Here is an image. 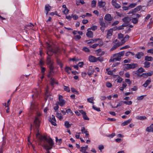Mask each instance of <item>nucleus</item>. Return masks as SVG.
<instances>
[{
  "label": "nucleus",
  "mask_w": 153,
  "mask_h": 153,
  "mask_svg": "<svg viewBox=\"0 0 153 153\" xmlns=\"http://www.w3.org/2000/svg\"><path fill=\"white\" fill-rule=\"evenodd\" d=\"M40 140L43 143L42 146L48 151L47 153H50L48 151L51 149L54 145L53 140L51 138L48 139L45 136H42L39 138Z\"/></svg>",
  "instance_id": "f257e3e1"
},
{
  "label": "nucleus",
  "mask_w": 153,
  "mask_h": 153,
  "mask_svg": "<svg viewBox=\"0 0 153 153\" xmlns=\"http://www.w3.org/2000/svg\"><path fill=\"white\" fill-rule=\"evenodd\" d=\"M124 54L125 51H123L113 54L112 56L111 57L109 61V62L120 61L121 59V57L123 56Z\"/></svg>",
  "instance_id": "f03ea898"
},
{
  "label": "nucleus",
  "mask_w": 153,
  "mask_h": 153,
  "mask_svg": "<svg viewBox=\"0 0 153 153\" xmlns=\"http://www.w3.org/2000/svg\"><path fill=\"white\" fill-rule=\"evenodd\" d=\"M99 22L101 26L100 29L102 32H103L105 30V28L106 27L107 25L104 22L102 18L100 19Z\"/></svg>",
  "instance_id": "7ed1b4c3"
},
{
  "label": "nucleus",
  "mask_w": 153,
  "mask_h": 153,
  "mask_svg": "<svg viewBox=\"0 0 153 153\" xmlns=\"http://www.w3.org/2000/svg\"><path fill=\"white\" fill-rule=\"evenodd\" d=\"M137 66V63L127 64L124 65V67L125 69L129 70L131 69H134Z\"/></svg>",
  "instance_id": "20e7f679"
},
{
  "label": "nucleus",
  "mask_w": 153,
  "mask_h": 153,
  "mask_svg": "<svg viewBox=\"0 0 153 153\" xmlns=\"http://www.w3.org/2000/svg\"><path fill=\"white\" fill-rule=\"evenodd\" d=\"M58 100L59 101L56 102L61 107L63 106L65 103V100L63 99V97L62 96L59 95Z\"/></svg>",
  "instance_id": "39448f33"
},
{
  "label": "nucleus",
  "mask_w": 153,
  "mask_h": 153,
  "mask_svg": "<svg viewBox=\"0 0 153 153\" xmlns=\"http://www.w3.org/2000/svg\"><path fill=\"white\" fill-rule=\"evenodd\" d=\"M34 123L35 125L36 128L38 130L40 124V121L38 117H36L34 120Z\"/></svg>",
  "instance_id": "423d86ee"
},
{
  "label": "nucleus",
  "mask_w": 153,
  "mask_h": 153,
  "mask_svg": "<svg viewBox=\"0 0 153 153\" xmlns=\"http://www.w3.org/2000/svg\"><path fill=\"white\" fill-rule=\"evenodd\" d=\"M142 8V7L141 5H139L137 6L136 8L134 9L131 10L128 13V14H134V13L140 11Z\"/></svg>",
  "instance_id": "0eeeda50"
},
{
  "label": "nucleus",
  "mask_w": 153,
  "mask_h": 153,
  "mask_svg": "<svg viewBox=\"0 0 153 153\" xmlns=\"http://www.w3.org/2000/svg\"><path fill=\"white\" fill-rule=\"evenodd\" d=\"M103 45V42L102 41H100L99 42V43L94 44L92 45L90 47L91 48L95 49L97 47L99 46L100 47H101Z\"/></svg>",
  "instance_id": "6e6552de"
},
{
  "label": "nucleus",
  "mask_w": 153,
  "mask_h": 153,
  "mask_svg": "<svg viewBox=\"0 0 153 153\" xmlns=\"http://www.w3.org/2000/svg\"><path fill=\"white\" fill-rule=\"evenodd\" d=\"M49 121L51 122L52 125L54 126L56 125V120L55 118V116L53 115H52V119L50 118V119L49 120Z\"/></svg>",
  "instance_id": "1a4fd4ad"
},
{
  "label": "nucleus",
  "mask_w": 153,
  "mask_h": 153,
  "mask_svg": "<svg viewBox=\"0 0 153 153\" xmlns=\"http://www.w3.org/2000/svg\"><path fill=\"white\" fill-rule=\"evenodd\" d=\"M122 45V44H120V43L119 42L115 43L111 48L110 50V51H112L116 49L118 47L121 46Z\"/></svg>",
  "instance_id": "9d476101"
},
{
  "label": "nucleus",
  "mask_w": 153,
  "mask_h": 153,
  "mask_svg": "<svg viewBox=\"0 0 153 153\" xmlns=\"http://www.w3.org/2000/svg\"><path fill=\"white\" fill-rule=\"evenodd\" d=\"M104 19L107 21H110L112 20L113 17H111L110 14L108 13L105 16Z\"/></svg>",
  "instance_id": "9b49d317"
},
{
  "label": "nucleus",
  "mask_w": 153,
  "mask_h": 153,
  "mask_svg": "<svg viewBox=\"0 0 153 153\" xmlns=\"http://www.w3.org/2000/svg\"><path fill=\"white\" fill-rule=\"evenodd\" d=\"M97 58L92 56H89L88 59L89 61L92 62H97Z\"/></svg>",
  "instance_id": "f8f14e48"
},
{
  "label": "nucleus",
  "mask_w": 153,
  "mask_h": 153,
  "mask_svg": "<svg viewBox=\"0 0 153 153\" xmlns=\"http://www.w3.org/2000/svg\"><path fill=\"white\" fill-rule=\"evenodd\" d=\"M94 72V71L93 68L92 66H90L89 67L88 69V74L89 76L93 74Z\"/></svg>",
  "instance_id": "ddd939ff"
},
{
  "label": "nucleus",
  "mask_w": 153,
  "mask_h": 153,
  "mask_svg": "<svg viewBox=\"0 0 153 153\" xmlns=\"http://www.w3.org/2000/svg\"><path fill=\"white\" fill-rule=\"evenodd\" d=\"M87 32L86 33V35L89 38H92L93 37V33L90 30H88L87 29Z\"/></svg>",
  "instance_id": "4468645a"
},
{
  "label": "nucleus",
  "mask_w": 153,
  "mask_h": 153,
  "mask_svg": "<svg viewBox=\"0 0 153 153\" xmlns=\"http://www.w3.org/2000/svg\"><path fill=\"white\" fill-rule=\"evenodd\" d=\"M51 8V7L48 4H47L45 5V10L46 11V15H48V12L50 11Z\"/></svg>",
  "instance_id": "2eb2a0df"
},
{
  "label": "nucleus",
  "mask_w": 153,
  "mask_h": 153,
  "mask_svg": "<svg viewBox=\"0 0 153 153\" xmlns=\"http://www.w3.org/2000/svg\"><path fill=\"white\" fill-rule=\"evenodd\" d=\"M144 55V53L142 52H138L135 55V57L138 59H140Z\"/></svg>",
  "instance_id": "dca6fc26"
},
{
  "label": "nucleus",
  "mask_w": 153,
  "mask_h": 153,
  "mask_svg": "<svg viewBox=\"0 0 153 153\" xmlns=\"http://www.w3.org/2000/svg\"><path fill=\"white\" fill-rule=\"evenodd\" d=\"M129 38V36L128 35H126L125 37L121 40V42L123 44H124L127 41Z\"/></svg>",
  "instance_id": "f3484780"
},
{
  "label": "nucleus",
  "mask_w": 153,
  "mask_h": 153,
  "mask_svg": "<svg viewBox=\"0 0 153 153\" xmlns=\"http://www.w3.org/2000/svg\"><path fill=\"white\" fill-rule=\"evenodd\" d=\"M151 82V79L150 78H149L146 81L145 83L143 85V86L145 87H146Z\"/></svg>",
  "instance_id": "a211bd4d"
},
{
  "label": "nucleus",
  "mask_w": 153,
  "mask_h": 153,
  "mask_svg": "<svg viewBox=\"0 0 153 153\" xmlns=\"http://www.w3.org/2000/svg\"><path fill=\"white\" fill-rule=\"evenodd\" d=\"M105 5V3L103 1H99L98 3V6L100 8L103 7Z\"/></svg>",
  "instance_id": "6ab92c4d"
},
{
  "label": "nucleus",
  "mask_w": 153,
  "mask_h": 153,
  "mask_svg": "<svg viewBox=\"0 0 153 153\" xmlns=\"http://www.w3.org/2000/svg\"><path fill=\"white\" fill-rule=\"evenodd\" d=\"M146 131L149 132H153V123L152 124L149 126L147 127Z\"/></svg>",
  "instance_id": "aec40b11"
},
{
  "label": "nucleus",
  "mask_w": 153,
  "mask_h": 153,
  "mask_svg": "<svg viewBox=\"0 0 153 153\" xmlns=\"http://www.w3.org/2000/svg\"><path fill=\"white\" fill-rule=\"evenodd\" d=\"M145 71L144 69L143 68L140 67L138 69L136 72L134 74H140Z\"/></svg>",
  "instance_id": "412c9836"
},
{
  "label": "nucleus",
  "mask_w": 153,
  "mask_h": 153,
  "mask_svg": "<svg viewBox=\"0 0 153 153\" xmlns=\"http://www.w3.org/2000/svg\"><path fill=\"white\" fill-rule=\"evenodd\" d=\"M54 52V51L53 49H51V50H49L48 51L47 53L48 56H51L53 55Z\"/></svg>",
  "instance_id": "4be33fe9"
},
{
  "label": "nucleus",
  "mask_w": 153,
  "mask_h": 153,
  "mask_svg": "<svg viewBox=\"0 0 153 153\" xmlns=\"http://www.w3.org/2000/svg\"><path fill=\"white\" fill-rule=\"evenodd\" d=\"M131 121V119H130L128 120L123 122L121 124L122 126H125L128 125L129 123Z\"/></svg>",
  "instance_id": "5701e85b"
},
{
  "label": "nucleus",
  "mask_w": 153,
  "mask_h": 153,
  "mask_svg": "<svg viewBox=\"0 0 153 153\" xmlns=\"http://www.w3.org/2000/svg\"><path fill=\"white\" fill-rule=\"evenodd\" d=\"M47 63L48 65H50L53 64L52 62V61L51 57L48 56L47 57L46 60Z\"/></svg>",
  "instance_id": "b1692460"
},
{
  "label": "nucleus",
  "mask_w": 153,
  "mask_h": 153,
  "mask_svg": "<svg viewBox=\"0 0 153 153\" xmlns=\"http://www.w3.org/2000/svg\"><path fill=\"white\" fill-rule=\"evenodd\" d=\"M49 68L50 69V71L49 72V73L50 74L52 73H54V71H53L54 68L53 66V64L49 65Z\"/></svg>",
  "instance_id": "393cba45"
},
{
  "label": "nucleus",
  "mask_w": 153,
  "mask_h": 153,
  "mask_svg": "<svg viewBox=\"0 0 153 153\" xmlns=\"http://www.w3.org/2000/svg\"><path fill=\"white\" fill-rule=\"evenodd\" d=\"M122 20L124 22L126 23H128L131 20L130 18L128 17H125Z\"/></svg>",
  "instance_id": "a878e982"
},
{
  "label": "nucleus",
  "mask_w": 153,
  "mask_h": 153,
  "mask_svg": "<svg viewBox=\"0 0 153 153\" xmlns=\"http://www.w3.org/2000/svg\"><path fill=\"white\" fill-rule=\"evenodd\" d=\"M71 125L72 124H70L68 121H65V122L64 125L65 127L67 128H70L71 127Z\"/></svg>",
  "instance_id": "bb28decb"
},
{
  "label": "nucleus",
  "mask_w": 153,
  "mask_h": 153,
  "mask_svg": "<svg viewBox=\"0 0 153 153\" xmlns=\"http://www.w3.org/2000/svg\"><path fill=\"white\" fill-rule=\"evenodd\" d=\"M112 30L110 29L108 30L107 34V38H109V36H111L112 35Z\"/></svg>",
  "instance_id": "cd10ccee"
},
{
  "label": "nucleus",
  "mask_w": 153,
  "mask_h": 153,
  "mask_svg": "<svg viewBox=\"0 0 153 153\" xmlns=\"http://www.w3.org/2000/svg\"><path fill=\"white\" fill-rule=\"evenodd\" d=\"M56 117L59 119L60 120H61L63 119V117L60 113H57L56 115Z\"/></svg>",
  "instance_id": "c85d7f7f"
},
{
  "label": "nucleus",
  "mask_w": 153,
  "mask_h": 153,
  "mask_svg": "<svg viewBox=\"0 0 153 153\" xmlns=\"http://www.w3.org/2000/svg\"><path fill=\"white\" fill-rule=\"evenodd\" d=\"M145 60L147 61H151L153 60V58L152 56H145Z\"/></svg>",
  "instance_id": "c756f323"
},
{
  "label": "nucleus",
  "mask_w": 153,
  "mask_h": 153,
  "mask_svg": "<svg viewBox=\"0 0 153 153\" xmlns=\"http://www.w3.org/2000/svg\"><path fill=\"white\" fill-rule=\"evenodd\" d=\"M51 85L52 86H53L55 84H58V82L56 81L55 80V79L53 78H51Z\"/></svg>",
  "instance_id": "7c9ffc66"
},
{
  "label": "nucleus",
  "mask_w": 153,
  "mask_h": 153,
  "mask_svg": "<svg viewBox=\"0 0 153 153\" xmlns=\"http://www.w3.org/2000/svg\"><path fill=\"white\" fill-rule=\"evenodd\" d=\"M138 20L136 18H133L131 19V22L134 24H136L138 22Z\"/></svg>",
  "instance_id": "2f4dec72"
},
{
  "label": "nucleus",
  "mask_w": 153,
  "mask_h": 153,
  "mask_svg": "<svg viewBox=\"0 0 153 153\" xmlns=\"http://www.w3.org/2000/svg\"><path fill=\"white\" fill-rule=\"evenodd\" d=\"M74 34H76L77 33H78L80 35H82L83 34V33L81 31H79L77 30H74L72 32Z\"/></svg>",
  "instance_id": "473e14b6"
},
{
  "label": "nucleus",
  "mask_w": 153,
  "mask_h": 153,
  "mask_svg": "<svg viewBox=\"0 0 153 153\" xmlns=\"http://www.w3.org/2000/svg\"><path fill=\"white\" fill-rule=\"evenodd\" d=\"M137 5V3H131L128 6V7H129V9H130L131 8L134 7Z\"/></svg>",
  "instance_id": "72a5a7b5"
},
{
  "label": "nucleus",
  "mask_w": 153,
  "mask_h": 153,
  "mask_svg": "<svg viewBox=\"0 0 153 153\" xmlns=\"http://www.w3.org/2000/svg\"><path fill=\"white\" fill-rule=\"evenodd\" d=\"M94 100V97H92L88 98L87 99V100L88 102L90 103H92L93 104H94V102H93Z\"/></svg>",
  "instance_id": "f704fd0d"
},
{
  "label": "nucleus",
  "mask_w": 153,
  "mask_h": 153,
  "mask_svg": "<svg viewBox=\"0 0 153 153\" xmlns=\"http://www.w3.org/2000/svg\"><path fill=\"white\" fill-rule=\"evenodd\" d=\"M97 27L95 25L93 26L91 28H88V30H92L93 31H94L97 29Z\"/></svg>",
  "instance_id": "c9c22d12"
},
{
  "label": "nucleus",
  "mask_w": 153,
  "mask_h": 153,
  "mask_svg": "<svg viewBox=\"0 0 153 153\" xmlns=\"http://www.w3.org/2000/svg\"><path fill=\"white\" fill-rule=\"evenodd\" d=\"M112 5L114 7V8L117 9L120 8L121 7L120 5L117 3L114 4H113Z\"/></svg>",
  "instance_id": "e433bc0d"
},
{
  "label": "nucleus",
  "mask_w": 153,
  "mask_h": 153,
  "mask_svg": "<svg viewBox=\"0 0 153 153\" xmlns=\"http://www.w3.org/2000/svg\"><path fill=\"white\" fill-rule=\"evenodd\" d=\"M59 105V104H58L56 102V104H55V106L53 108H54V110H55V111H56V112H57V111L59 109V106L58 105Z\"/></svg>",
  "instance_id": "4c0bfd02"
},
{
  "label": "nucleus",
  "mask_w": 153,
  "mask_h": 153,
  "mask_svg": "<svg viewBox=\"0 0 153 153\" xmlns=\"http://www.w3.org/2000/svg\"><path fill=\"white\" fill-rule=\"evenodd\" d=\"M150 63L149 62L146 61L144 63V67L145 68H149L150 67Z\"/></svg>",
  "instance_id": "58836bf2"
},
{
  "label": "nucleus",
  "mask_w": 153,
  "mask_h": 153,
  "mask_svg": "<svg viewBox=\"0 0 153 153\" xmlns=\"http://www.w3.org/2000/svg\"><path fill=\"white\" fill-rule=\"evenodd\" d=\"M85 42L87 43V44H91L94 43V40L91 39L88 40H87L85 41Z\"/></svg>",
  "instance_id": "ea45409f"
},
{
  "label": "nucleus",
  "mask_w": 153,
  "mask_h": 153,
  "mask_svg": "<svg viewBox=\"0 0 153 153\" xmlns=\"http://www.w3.org/2000/svg\"><path fill=\"white\" fill-rule=\"evenodd\" d=\"M123 103H124V101H120L118 103L117 105L115 106V107L117 108L118 107H120L122 105Z\"/></svg>",
  "instance_id": "a19ab883"
},
{
  "label": "nucleus",
  "mask_w": 153,
  "mask_h": 153,
  "mask_svg": "<svg viewBox=\"0 0 153 153\" xmlns=\"http://www.w3.org/2000/svg\"><path fill=\"white\" fill-rule=\"evenodd\" d=\"M41 71L42 75H44L45 72V68L44 67H42V66L41 67Z\"/></svg>",
  "instance_id": "79ce46f5"
},
{
  "label": "nucleus",
  "mask_w": 153,
  "mask_h": 153,
  "mask_svg": "<svg viewBox=\"0 0 153 153\" xmlns=\"http://www.w3.org/2000/svg\"><path fill=\"white\" fill-rule=\"evenodd\" d=\"M96 1L95 0H93L91 1V7H96Z\"/></svg>",
  "instance_id": "37998d69"
},
{
  "label": "nucleus",
  "mask_w": 153,
  "mask_h": 153,
  "mask_svg": "<svg viewBox=\"0 0 153 153\" xmlns=\"http://www.w3.org/2000/svg\"><path fill=\"white\" fill-rule=\"evenodd\" d=\"M3 141H2L1 146V148H3L4 146L6 144V140L4 139V137L3 138Z\"/></svg>",
  "instance_id": "c03bdc74"
},
{
  "label": "nucleus",
  "mask_w": 153,
  "mask_h": 153,
  "mask_svg": "<svg viewBox=\"0 0 153 153\" xmlns=\"http://www.w3.org/2000/svg\"><path fill=\"white\" fill-rule=\"evenodd\" d=\"M56 142L58 143L59 145L61 144L62 142V139H58L57 137H56Z\"/></svg>",
  "instance_id": "a18cd8bd"
},
{
  "label": "nucleus",
  "mask_w": 153,
  "mask_h": 153,
  "mask_svg": "<svg viewBox=\"0 0 153 153\" xmlns=\"http://www.w3.org/2000/svg\"><path fill=\"white\" fill-rule=\"evenodd\" d=\"M137 119L141 120H143L146 119V117L145 116H138L137 117Z\"/></svg>",
  "instance_id": "49530a36"
},
{
  "label": "nucleus",
  "mask_w": 153,
  "mask_h": 153,
  "mask_svg": "<svg viewBox=\"0 0 153 153\" xmlns=\"http://www.w3.org/2000/svg\"><path fill=\"white\" fill-rule=\"evenodd\" d=\"M82 50L85 52H88L90 51V50L86 47H84L82 49Z\"/></svg>",
  "instance_id": "de8ad7c7"
},
{
  "label": "nucleus",
  "mask_w": 153,
  "mask_h": 153,
  "mask_svg": "<svg viewBox=\"0 0 153 153\" xmlns=\"http://www.w3.org/2000/svg\"><path fill=\"white\" fill-rule=\"evenodd\" d=\"M118 38L120 39H123L124 38V35L121 33H120L118 34Z\"/></svg>",
  "instance_id": "09e8293b"
},
{
  "label": "nucleus",
  "mask_w": 153,
  "mask_h": 153,
  "mask_svg": "<svg viewBox=\"0 0 153 153\" xmlns=\"http://www.w3.org/2000/svg\"><path fill=\"white\" fill-rule=\"evenodd\" d=\"M68 68V66H66L65 68V70L66 72L68 74H70V70Z\"/></svg>",
  "instance_id": "8fccbe9b"
},
{
  "label": "nucleus",
  "mask_w": 153,
  "mask_h": 153,
  "mask_svg": "<svg viewBox=\"0 0 153 153\" xmlns=\"http://www.w3.org/2000/svg\"><path fill=\"white\" fill-rule=\"evenodd\" d=\"M64 90L67 92H69L70 91V89L68 87L64 86Z\"/></svg>",
  "instance_id": "3c124183"
},
{
  "label": "nucleus",
  "mask_w": 153,
  "mask_h": 153,
  "mask_svg": "<svg viewBox=\"0 0 153 153\" xmlns=\"http://www.w3.org/2000/svg\"><path fill=\"white\" fill-rule=\"evenodd\" d=\"M124 103L126 104L127 105H131L132 104V102L131 101H124Z\"/></svg>",
  "instance_id": "603ef678"
},
{
  "label": "nucleus",
  "mask_w": 153,
  "mask_h": 153,
  "mask_svg": "<svg viewBox=\"0 0 153 153\" xmlns=\"http://www.w3.org/2000/svg\"><path fill=\"white\" fill-rule=\"evenodd\" d=\"M146 95H142L140 96H139L137 97V99L138 100H142L143 99L144 97Z\"/></svg>",
  "instance_id": "864d4df0"
},
{
  "label": "nucleus",
  "mask_w": 153,
  "mask_h": 153,
  "mask_svg": "<svg viewBox=\"0 0 153 153\" xmlns=\"http://www.w3.org/2000/svg\"><path fill=\"white\" fill-rule=\"evenodd\" d=\"M106 86L108 88H111L112 86V84L108 82H106Z\"/></svg>",
  "instance_id": "5fc2aeb1"
},
{
  "label": "nucleus",
  "mask_w": 153,
  "mask_h": 153,
  "mask_svg": "<svg viewBox=\"0 0 153 153\" xmlns=\"http://www.w3.org/2000/svg\"><path fill=\"white\" fill-rule=\"evenodd\" d=\"M92 108L94 110L97 111L99 112L100 111V108H97L94 105L92 106Z\"/></svg>",
  "instance_id": "6e6d98bb"
},
{
  "label": "nucleus",
  "mask_w": 153,
  "mask_h": 153,
  "mask_svg": "<svg viewBox=\"0 0 153 153\" xmlns=\"http://www.w3.org/2000/svg\"><path fill=\"white\" fill-rule=\"evenodd\" d=\"M132 16H134L135 17L134 18H136L137 19V18H139L140 16H141L140 15L138 14H135L134 13V14H132Z\"/></svg>",
  "instance_id": "4d7b16f0"
},
{
  "label": "nucleus",
  "mask_w": 153,
  "mask_h": 153,
  "mask_svg": "<svg viewBox=\"0 0 153 153\" xmlns=\"http://www.w3.org/2000/svg\"><path fill=\"white\" fill-rule=\"evenodd\" d=\"M82 117L85 120H88L89 119V118L86 115V114L82 116Z\"/></svg>",
  "instance_id": "13d9d810"
},
{
  "label": "nucleus",
  "mask_w": 153,
  "mask_h": 153,
  "mask_svg": "<svg viewBox=\"0 0 153 153\" xmlns=\"http://www.w3.org/2000/svg\"><path fill=\"white\" fill-rule=\"evenodd\" d=\"M72 17L74 19V20H77V19H78V16L76 14L74 15H72Z\"/></svg>",
  "instance_id": "bf43d9fd"
},
{
  "label": "nucleus",
  "mask_w": 153,
  "mask_h": 153,
  "mask_svg": "<svg viewBox=\"0 0 153 153\" xmlns=\"http://www.w3.org/2000/svg\"><path fill=\"white\" fill-rule=\"evenodd\" d=\"M69 12V10L67 8L65 9L63 11L64 14H67Z\"/></svg>",
  "instance_id": "052dcab7"
},
{
  "label": "nucleus",
  "mask_w": 153,
  "mask_h": 153,
  "mask_svg": "<svg viewBox=\"0 0 153 153\" xmlns=\"http://www.w3.org/2000/svg\"><path fill=\"white\" fill-rule=\"evenodd\" d=\"M44 64V62L41 59L39 60V65L40 66H42Z\"/></svg>",
  "instance_id": "680f3d73"
},
{
  "label": "nucleus",
  "mask_w": 153,
  "mask_h": 153,
  "mask_svg": "<svg viewBox=\"0 0 153 153\" xmlns=\"http://www.w3.org/2000/svg\"><path fill=\"white\" fill-rule=\"evenodd\" d=\"M84 63L82 62H79L78 63V66L80 67V68L82 67Z\"/></svg>",
  "instance_id": "e2e57ef3"
},
{
  "label": "nucleus",
  "mask_w": 153,
  "mask_h": 153,
  "mask_svg": "<svg viewBox=\"0 0 153 153\" xmlns=\"http://www.w3.org/2000/svg\"><path fill=\"white\" fill-rule=\"evenodd\" d=\"M97 61H99L100 62H102L103 61V58L102 57H99L97 58Z\"/></svg>",
  "instance_id": "0e129e2a"
},
{
  "label": "nucleus",
  "mask_w": 153,
  "mask_h": 153,
  "mask_svg": "<svg viewBox=\"0 0 153 153\" xmlns=\"http://www.w3.org/2000/svg\"><path fill=\"white\" fill-rule=\"evenodd\" d=\"M98 149L100 150V151L101 152L102 151H101V150L103 149L104 148V146L102 145H100L98 146Z\"/></svg>",
  "instance_id": "69168bd1"
},
{
  "label": "nucleus",
  "mask_w": 153,
  "mask_h": 153,
  "mask_svg": "<svg viewBox=\"0 0 153 153\" xmlns=\"http://www.w3.org/2000/svg\"><path fill=\"white\" fill-rule=\"evenodd\" d=\"M87 130H85V127H82L81 129V131L82 134L85 133L86 132Z\"/></svg>",
  "instance_id": "338daca9"
},
{
  "label": "nucleus",
  "mask_w": 153,
  "mask_h": 153,
  "mask_svg": "<svg viewBox=\"0 0 153 153\" xmlns=\"http://www.w3.org/2000/svg\"><path fill=\"white\" fill-rule=\"evenodd\" d=\"M119 22L118 21H115L114 23L112 24V26H114L118 24Z\"/></svg>",
  "instance_id": "774afa93"
}]
</instances>
